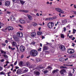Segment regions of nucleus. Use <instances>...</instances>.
<instances>
[{"label": "nucleus", "mask_w": 76, "mask_h": 76, "mask_svg": "<svg viewBox=\"0 0 76 76\" xmlns=\"http://www.w3.org/2000/svg\"><path fill=\"white\" fill-rule=\"evenodd\" d=\"M30 54L31 56L35 57L37 56L38 55V52L37 51L35 50H31L30 52Z\"/></svg>", "instance_id": "nucleus-1"}, {"label": "nucleus", "mask_w": 76, "mask_h": 76, "mask_svg": "<svg viewBox=\"0 0 76 76\" xmlns=\"http://www.w3.org/2000/svg\"><path fill=\"white\" fill-rule=\"evenodd\" d=\"M54 26V23L53 22H49L48 23V27L49 28L51 29Z\"/></svg>", "instance_id": "nucleus-2"}, {"label": "nucleus", "mask_w": 76, "mask_h": 76, "mask_svg": "<svg viewBox=\"0 0 76 76\" xmlns=\"http://www.w3.org/2000/svg\"><path fill=\"white\" fill-rule=\"evenodd\" d=\"M74 50L71 49H69L67 50V53L69 54H73V53H74Z\"/></svg>", "instance_id": "nucleus-3"}, {"label": "nucleus", "mask_w": 76, "mask_h": 76, "mask_svg": "<svg viewBox=\"0 0 76 76\" xmlns=\"http://www.w3.org/2000/svg\"><path fill=\"white\" fill-rule=\"evenodd\" d=\"M25 50V48L23 45H21L20 47V50L21 52H23Z\"/></svg>", "instance_id": "nucleus-4"}, {"label": "nucleus", "mask_w": 76, "mask_h": 76, "mask_svg": "<svg viewBox=\"0 0 76 76\" xmlns=\"http://www.w3.org/2000/svg\"><path fill=\"white\" fill-rule=\"evenodd\" d=\"M59 48L62 51H64L66 49L65 47L63 45H60L59 46Z\"/></svg>", "instance_id": "nucleus-5"}, {"label": "nucleus", "mask_w": 76, "mask_h": 76, "mask_svg": "<svg viewBox=\"0 0 76 76\" xmlns=\"http://www.w3.org/2000/svg\"><path fill=\"white\" fill-rule=\"evenodd\" d=\"M13 38L15 41H18L19 40V38L18 37V36H16V35H14L13 36Z\"/></svg>", "instance_id": "nucleus-6"}, {"label": "nucleus", "mask_w": 76, "mask_h": 76, "mask_svg": "<svg viewBox=\"0 0 76 76\" xmlns=\"http://www.w3.org/2000/svg\"><path fill=\"white\" fill-rule=\"evenodd\" d=\"M20 22L22 24H24L26 23V21L24 20H19Z\"/></svg>", "instance_id": "nucleus-7"}, {"label": "nucleus", "mask_w": 76, "mask_h": 76, "mask_svg": "<svg viewBox=\"0 0 76 76\" xmlns=\"http://www.w3.org/2000/svg\"><path fill=\"white\" fill-rule=\"evenodd\" d=\"M10 19L12 21H15L16 18H15L13 15H12L10 17Z\"/></svg>", "instance_id": "nucleus-8"}, {"label": "nucleus", "mask_w": 76, "mask_h": 76, "mask_svg": "<svg viewBox=\"0 0 76 76\" xmlns=\"http://www.w3.org/2000/svg\"><path fill=\"white\" fill-rule=\"evenodd\" d=\"M7 27V29H8V31H12L14 29L11 26H8Z\"/></svg>", "instance_id": "nucleus-9"}, {"label": "nucleus", "mask_w": 76, "mask_h": 76, "mask_svg": "<svg viewBox=\"0 0 76 76\" xmlns=\"http://www.w3.org/2000/svg\"><path fill=\"white\" fill-rule=\"evenodd\" d=\"M10 2L9 1H7L5 3V5L6 6H9L10 5Z\"/></svg>", "instance_id": "nucleus-10"}, {"label": "nucleus", "mask_w": 76, "mask_h": 76, "mask_svg": "<svg viewBox=\"0 0 76 76\" xmlns=\"http://www.w3.org/2000/svg\"><path fill=\"white\" fill-rule=\"evenodd\" d=\"M27 17H28V19H29V20H32V19H33L32 17V16H31L30 15L27 14Z\"/></svg>", "instance_id": "nucleus-11"}, {"label": "nucleus", "mask_w": 76, "mask_h": 76, "mask_svg": "<svg viewBox=\"0 0 76 76\" xmlns=\"http://www.w3.org/2000/svg\"><path fill=\"white\" fill-rule=\"evenodd\" d=\"M31 36L32 37H35L36 36V33L35 32H32L31 33Z\"/></svg>", "instance_id": "nucleus-12"}, {"label": "nucleus", "mask_w": 76, "mask_h": 76, "mask_svg": "<svg viewBox=\"0 0 76 76\" xmlns=\"http://www.w3.org/2000/svg\"><path fill=\"white\" fill-rule=\"evenodd\" d=\"M65 72H66V71L64 69H62L60 71V72L61 75H64V73H65Z\"/></svg>", "instance_id": "nucleus-13"}, {"label": "nucleus", "mask_w": 76, "mask_h": 76, "mask_svg": "<svg viewBox=\"0 0 76 76\" xmlns=\"http://www.w3.org/2000/svg\"><path fill=\"white\" fill-rule=\"evenodd\" d=\"M49 49V48L46 46H44L43 48V50L45 51V50H48Z\"/></svg>", "instance_id": "nucleus-14"}, {"label": "nucleus", "mask_w": 76, "mask_h": 76, "mask_svg": "<svg viewBox=\"0 0 76 76\" xmlns=\"http://www.w3.org/2000/svg\"><path fill=\"white\" fill-rule=\"evenodd\" d=\"M11 43L12 45L14 47H15V46H16V45H17V44L15 42H11Z\"/></svg>", "instance_id": "nucleus-15"}, {"label": "nucleus", "mask_w": 76, "mask_h": 76, "mask_svg": "<svg viewBox=\"0 0 76 76\" xmlns=\"http://www.w3.org/2000/svg\"><path fill=\"white\" fill-rule=\"evenodd\" d=\"M34 74H36L37 75V76H38L39 75H40V73L38 71H34Z\"/></svg>", "instance_id": "nucleus-16"}, {"label": "nucleus", "mask_w": 76, "mask_h": 76, "mask_svg": "<svg viewBox=\"0 0 76 76\" xmlns=\"http://www.w3.org/2000/svg\"><path fill=\"white\" fill-rule=\"evenodd\" d=\"M69 20L68 19H66V20H63L62 21V23H67V20Z\"/></svg>", "instance_id": "nucleus-17"}, {"label": "nucleus", "mask_w": 76, "mask_h": 76, "mask_svg": "<svg viewBox=\"0 0 76 76\" xmlns=\"http://www.w3.org/2000/svg\"><path fill=\"white\" fill-rule=\"evenodd\" d=\"M44 68H45V67H39V66L37 68V69L39 70L40 69H44Z\"/></svg>", "instance_id": "nucleus-18"}, {"label": "nucleus", "mask_w": 76, "mask_h": 76, "mask_svg": "<svg viewBox=\"0 0 76 76\" xmlns=\"http://www.w3.org/2000/svg\"><path fill=\"white\" fill-rule=\"evenodd\" d=\"M61 9L58 8H55V10H56L57 12H60Z\"/></svg>", "instance_id": "nucleus-19"}, {"label": "nucleus", "mask_w": 76, "mask_h": 76, "mask_svg": "<svg viewBox=\"0 0 76 76\" xmlns=\"http://www.w3.org/2000/svg\"><path fill=\"white\" fill-rule=\"evenodd\" d=\"M17 73H22V70H21L18 69L17 71Z\"/></svg>", "instance_id": "nucleus-20"}, {"label": "nucleus", "mask_w": 76, "mask_h": 76, "mask_svg": "<svg viewBox=\"0 0 76 76\" xmlns=\"http://www.w3.org/2000/svg\"><path fill=\"white\" fill-rule=\"evenodd\" d=\"M58 71V70H54L53 71L52 73L53 74H54V73H57V72Z\"/></svg>", "instance_id": "nucleus-21"}, {"label": "nucleus", "mask_w": 76, "mask_h": 76, "mask_svg": "<svg viewBox=\"0 0 76 76\" xmlns=\"http://www.w3.org/2000/svg\"><path fill=\"white\" fill-rule=\"evenodd\" d=\"M32 25L33 26H37V24L35 23H32Z\"/></svg>", "instance_id": "nucleus-22"}, {"label": "nucleus", "mask_w": 76, "mask_h": 76, "mask_svg": "<svg viewBox=\"0 0 76 76\" xmlns=\"http://www.w3.org/2000/svg\"><path fill=\"white\" fill-rule=\"evenodd\" d=\"M1 31L3 32H6V30H7V27L5 29H1Z\"/></svg>", "instance_id": "nucleus-23"}, {"label": "nucleus", "mask_w": 76, "mask_h": 76, "mask_svg": "<svg viewBox=\"0 0 76 76\" xmlns=\"http://www.w3.org/2000/svg\"><path fill=\"white\" fill-rule=\"evenodd\" d=\"M37 34L38 35H41V34H42V32H41V31H38L37 32Z\"/></svg>", "instance_id": "nucleus-24"}, {"label": "nucleus", "mask_w": 76, "mask_h": 76, "mask_svg": "<svg viewBox=\"0 0 76 76\" xmlns=\"http://www.w3.org/2000/svg\"><path fill=\"white\" fill-rule=\"evenodd\" d=\"M61 38H64V34H61Z\"/></svg>", "instance_id": "nucleus-25"}, {"label": "nucleus", "mask_w": 76, "mask_h": 76, "mask_svg": "<svg viewBox=\"0 0 76 76\" xmlns=\"http://www.w3.org/2000/svg\"><path fill=\"white\" fill-rule=\"evenodd\" d=\"M59 13H62V14H63L64 13V12L63 10H61H61H60V11H59Z\"/></svg>", "instance_id": "nucleus-26"}, {"label": "nucleus", "mask_w": 76, "mask_h": 76, "mask_svg": "<svg viewBox=\"0 0 76 76\" xmlns=\"http://www.w3.org/2000/svg\"><path fill=\"white\" fill-rule=\"evenodd\" d=\"M18 1H20V2L22 4H23L25 3V1H22L21 0H18Z\"/></svg>", "instance_id": "nucleus-27"}, {"label": "nucleus", "mask_w": 76, "mask_h": 76, "mask_svg": "<svg viewBox=\"0 0 76 76\" xmlns=\"http://www.w3.org/2000/svg\"><path fill=\"white\" fill-rule=\"evenodd\" d=\"M1 53H2L3 54H6V52H5L3 50H1Z\"/></svg>", "instance_id": "nucleus-28"}, {"label": "nucleus", "mask_w": 76, "mask_h": 76, "mask_svg": "<svg viewBox=\"0 0 76 76\" xmlns=\"http://www.w3.org/2000/svg\"><path fill=\"white\" fill-rule=\"evenodd\" d=\"M55 19V17H52V18H49V20H53Z\"/></svg>", "instance_id": "nucleus-29"}, {"label": "nucleus", "mask_w": 76, "mask_h": 76, "mask_svg": "<svg viewBox=\"0 0 76 76\" xmlns=\"http://www.w3.org/2000/svg\"><path fill=\"white\" fill-rule=\"evenodd\" d=\"M22 64H23V62L22 61H20L19 63V66H22Z\"/></svg>", "instance_id": "nucleus-30"}, {"label": "nucleus", "mask_w": 76, "mask_h": 76, "mask_svg": "<svg viewBox=\"0 0 76 76\" xmlns=\"http://www.w3.org/2000/svg\"><path fill=\"white\" fill-rule=\"evenodd\" d=\"M76 30H75V29H73L72 34H75L76 33Z\"/></svg>", "instance_id": "nucleus-31"}, {"label": "nucleus", "mask_w": 76, "mask_h": 76, "mask_svg": "<svg viewBox=\"0 0 76 76\" xmlns=\"http://www.w3.org/2000/svg\"><path fill=\"white\" fill-rule=\"evenodd\" d=\"M48 69H49L50 70H51L53 69L52 67L50 66H49L48 67Z\"/></svg>", "instance_id": "nucleus-32"}, {"label": "nucleus", "mask_w": 76, "mask_h": 76, "mask_svg": "<svg viewBox=\"0 0 76 76\" xmlns=\"http://www.w3.org/2000/svg\"><path fill=\"white\" fill-rule=\"evenodd\" d=\"M20 32H18L17 34V35H18V37H20Z\"/></svg>", "instance_id": "nucleus-33"}, {"label": "nucleus", "mask_w": 76, "mask_h": 76, "mask_svg": "<svg viewBox=\"0 0 76 76\" xmlns=\"http://www.w3.org/2000/svg\"><path fill=\"white\" fill-rule=\"evenodd\" d=\"M3 56L4 57H5V58H8L7 56V55H3Z\"/></svg>", "instance_id": "nucleus-34"}, {"label": "nucleus", "mask_w": 76, "mask_h": 76, "mask_svg": "<svg viewBox=\"0 0 76 76\" xmlns=\"http://www.w3.org/2000/svg\"><path fill=\"white\" fill-rule=\"evenodd\" d=\"M20 35L19 37H23V34L22 33L20 32Z\"/></svg>", "instance_id": "nucleus-35"}, {"label": "nucleus", "mask_w": 76, "mask_h": 76, "mask_svg": "<svg viewBox=\"0 0 76 76\" xmlns=\"http://www.w3.org/2000/svg\"><path fill=\"white\" fill-rule=\"evenodd\" d=\"M26 23L27 22V23H29V20L28 19H26Z\"/></svg>", "instance_id": "nucleus-36"}, {"label": "nucleus", "mask_w": 76, "mask_h": 76, "mask_svg": "<svg viewBox=\"0 0 76 76\" xmlns=\"http://www.w3.org/2000/svg\"><path fill=\"white\" fill-rule=\"evenodd\" d=\"M0 75H5V73L4 72H0Z\"/></svg>", "instance_id": "nucleus-37"}, {"label": "nucleus", "mask_w": 76, "mask_h": 76, "mask_svg": "<svg viewBox=\"0 0 76 76\" xmlns=\"http://www.w3.org/2000/svg\"><path fill=\"white\" fill-rule=\"evenodd\" d=\"M72 13H74L75 15H76V11H72L71 12Z\"/></svg>", "instance_id": "nucleus-38"}, {"label": "nucleus", "mask_w": 76, "mask_h": 76, "mask_svg": "<svg viewBox=\"0 0 76 76\" xmlns=\"http://www.w3.org/2000/svg\"><path fill=\"white\" fill-rule=\"evenodd\" d=\"M22 12H24V13H28V11H27V10H23Z\"/></svg>", "instance_id": "nucleus-39"}, {"label": "nucleus", "mask_w": 76, "mask_h": 76, "mask_svg": "<svg viewBox=\"0 0 76 76\" xmlns=\"http://www.w3.org/2000/svg\"><path fill=\"white\" fill-rule=\"evenodd\" d=\"M57 25H59V22H57V23H56L55 24V26H56Z\"/></svg>", "instance_id": "nucleus-40"}, {"label": "nucleus", "mask_w": 76, "mask_h": 76, "mask_svg": "<svg viewBox=\"0 0 76 76\" xmlns=\"http://www.w3.org/2000/svg\"><path fill=\"white\" fill-rule=\"evenodd\" d=\"M48 72V70H46L44 71V73H47Z\"/></svg>", "instance_id": "nucleus-41"}, {"label": "nucleus", "mask_w": 76, "mask_h": 76, "mask_svg": "<svg viewBox=\"0 0 76 76\" xmlns=\"http://www.w3.org/2000/svg\"><path fill=\"white\" fill-rule=\"evenodd\" d=\"M69 76H72L73 75H72V73H69Z\"/></svg>", "instance_id": "nucleus-42"}, {"label": "nucleus", "mask_w": 76, "mask_h": 76, "mask_svg": "<svg viewBox=\"0 0 76 76\" xmlns=\"http://www.w3.org/2000/svg\"><path fill=\"white\" fill-rule=\"evenodd\" d=\"M7 65L8 64H4V68H6V66H7Z\"/></svg>", "instance_id": "nucleus-43"}, {"label": "nucleus", "mask_w": 76, "mask_h": 76, "mask_svg": "<svg viewBox=\"0 0 76 76\" xmlns=\"http://www.w3.org/2000/svg\"><path fill=\"white\" fill-rule=\"evenodd\" d=\"M63 31L64 32H66V27H64V28Z\"/></svg>", "instance_id": "nucleus-44"}, {"label": "nucleus", "mask_w": 76, "mask_h": 76, "mask_svg": "<svg viewBox=\"0 0 76 76\" xmlns=\"http://www.w3.org/2000/svg\"><path fill=\"white\" fill-rule=\"evenodd\" d=\"M35 42H33L31 43V44H32V45H35Z\"/></svg>", "instance_id": "nucleus-45"}, {"label": "nucleus", "mask_w": 76, "mask_h": 76, "mask_svg": "<svg viewBox=\"0 0 76 76\" xmlns=\"http://www.w3.org/2000/svg\"><path fill=\"white\" fill-rule=\"evenodd\" d=\"M0 61L1 62H4V59H3Z\"/></svg>", "instance_id": "nucleus-46"}, {"label": "nucleus", "mask_w": 76, "mask_h": 76, "mask_svg": "<svg viewBox=\"0 0 76 76\" xmlns=\"http://www.w3.org/2000/svg\"><path fill=\"white\" fill-rule=\"evenodd\" d=\"M3 70V68L0 66V71H1Z\"/></svg>", "instance_id": "nucleus-47"}, {"label": "nucleus", "mask_w": 76, "mask_h": 76, "mask_svg": "<svg viewBox=\"0 0 76 76\" xmlns=\"http://www.w3.org/2000/svg\"><path fill=\"white\" fill-rule=\"evenodd\" d=\"M74 17H75V16L74 15H72V16H70V18H74Z\"/></svg>", "instance_id": "nucleus-48"}, {"label": "nucleus", "mask_w": 76, "mask_h": 76, "mask_svg": "<svg viewBox=\"0 0 76 76\" xmlns=\"http://www.w3.org/2000/svg\"><path fill=\"white\" fill-rule=\"evenodd\" d=\"M18 26H19L20 27V28H23V27L22 26V25H19Z\"/></svg>", "instance_id": "nucleus-49"}, {"label": "nucleus", "mask_w": 76, "mask_h": 76, "mask_svg": "<svg viewBox=\"0 0 76 76\" xmlns=\"http://www.w3.org/2000/svg\"><path fill=\"white\" fill-rule=\"evenodd\" d=\"M6 64H9V61H6Z\"/></svg>", "instance_id": "nucleus-50"}, {"label": "nucleus", "mask_w": 76, "mask_h": 76, "mask_svg": "<svg viewBox=\"0 0 76 76\" xmlns=\"http://www.w3.org/2000/svg\"><path fill=\"white\" fill-rule=\"evenodd\" d=\"M18 62V61H15L14 64V65H16V64H17V62Z\"/></svg>", "instance_id": "nucleus-51"}, {"label": "nucleus", "mask_w": 76, "mask_h": 76, "mask_svg": "<svg viewBox=\"0 0 76 76\" xmlns=\"http://www.w3.org/2000/svg\"><path fill=\"white\" fill-rule=\"evenodd\" d=\"M36 61L37 62H39V59H36Z\"/></svg>", "instance_id": "nucleus-52"}, {"label": "nucleus", "mask_w": 76, "mask_h": 76, "mask_svg": "<svg viewBox=\"0 0 76 76\" xmlns=\"http://www.w3.org/2000/svg\"><path fill=\"white\" fill-rule=\"evenodd\" d=\"M7 14H10V13H11V12L9 11H8L7 12Z\"/></svg>", "instance_id": "nucleus-53"}, {"label": "nucleus", "mask_w": 76, "mask_h": 76, "mask_svg": "<svg viewBox=\"0 0 76 76\" xmlns=\"http://www.w3.org/2000/svg\"><path fill=\"white\" fill-rule=\"evenodd\" d=\"M3 25H4V24H3V23H1L0 24L1 26H3Z\"/></svg>", "instance_id": "nucleus-54"}, {"label": "nucleus", "mask_w": 76, "mask_h": 76, "mask_svg": "<svg viewBox=\"0 0 76 76\" xmlns=\"http://www.w3.org/2000/svg\"><path fill=\"white\" fill-rule=\"evenodd\" d=\"M60 61H62V58H61L59 59Z\"/></svg>", "instance_id": "nucleus-55"}, {"label": "nucleus", "mask_w": 76, "mask_h": 76, "mask_svg": "<svg viewBox=\"0 0 76 76\" xmlns=\"http://www.w3.org/2000/svg\"><path fill=\"white\" fill-rule=\"evenodd\" d=\"M72 37H73V35H71V36H70L69 37V38H72Z\"/></svg>", "instance_id": "nucleus-56"}, {"label": "nucleus", "mask_w": 76, "mask_h": 76, "mask_svg": "<svg viewBox=\"0 0 76 76\" xmlns=\"http://www.w3.org/2000/svg\"><path fill=\"white\" fill-rule=\"evenodd\" d=\"M24 57V56H23V55H21V58H23Z\"/></svg>", "instance_id": "nucleus-57"}, {"label": "nucleus", "mask_w": 76, "mask_h": 76, "mask_svg": "<svg viewBox=\"0 0 76 76\" xmlns=\"http://www.w3.org/2000/svg\"><path fill=\"white\" fill-rule=\"evenodd\" d=\"M41 48H39L38 50V51H41Z\"/></svg>", "instance_id": "nucleus-58"}, {"label": "nucleus", "mask_w": 76, "mask_h": 76, "mask_svg": "<svg viewBox=\"0 0 76 76\" xmlns=\"http://www.w3.org/2000/svg\"><path fill=\"white\" fill-rule=\"evenodd\" d=\"M49 20V18H47L45 19V20Z\"/></svg>", "instance_id": "nucleus-59"}, {"label": "nucleus", "mask_w": 76, "mask_h": 76, "mask_svg": "<svg viewBox=\"0 0 76 76\" xmlns=\"http://www.w3.org/2000/svg\"><path fill=\"white\" fill-rule=\"evenodd\" d=\"M36 15H37V16H39V14H38V13H37L36 14Z\"/></svg>", "instance_id": "nucleus-60"}, {"label": "nucleus", "mask_w": 76, "mask_h": 76, "mask_svg": "<svg viewBox=\"0 0 76 76\" xmlns=\"http://www.w3.org/2000/svg\"><path fill=\"white\" fill-rule=\"evenodd\" d=\"M74 9H76V5H74Z\"/></svg>", "instance_id": "nucleus-61"}, {"label": "nucleus", "mask_w": 76, "mask_h": 76, "mask_svg": "<svg viewBox=\"0 0 76 76\" xmlns=\"http://www.w3.org/2000/svg\"><path fill=\"white\" fill-rule=\"evenodd\" d=\"M15 69H19V67L17 66H15Z\"/></svg>", "instance_id": "nucleus-62"}, {"label": "nucleus", "mask_w": 76, "mask_h": 76, "mask_svg": "<svg viewBox=\"0 0 76 76\" xmlns=\"http://www.w3.org/2000/svg\"><path fill=\"white\" fill-rule=\"evenodd\" d=\"M10 66H12V68H13L14 66H13V64H11L10 65Z\"/></svg>", "instance_id": "nucleus-63"}, {"label": "nucleus", "mask_w": 76, "mask_h": 76, "mask_svg": "<svg viewBox=\"0 0 76 76\" xmlns=\"http://www.w3.org/2000/svg\"><path fill=\"white\" fill-rule=\"evenodd\" d=\"M24 72H28V70L26 69L24 70Z\"/></svg>", "instance_id": "nucleus-64"}]
</instances>
